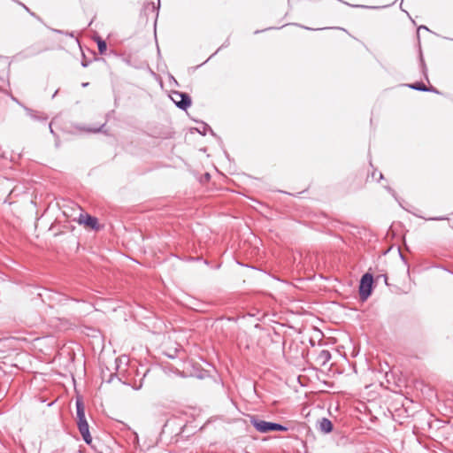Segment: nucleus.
<instances>
[{
    "mask_svg": "<svg viewBox=\"0 0 453 453\" xmlns=\"http://www.w3.org/2000/svg\"><path fill=\"white\" fill-rule=\"evenodd\" d=\"M77 425L79 431L86 443L90 444L92 437L89 433L88 424L85 417L84 404L81 399L76 400Z\"/></svg>",
    "mask_w": 453,
    "mask_h": 453,
    "instance_id": "1",
    "label": "nucleus"
},
{
    "mask_svg": "<svg viewBox=\"0 0 453 453\" xmlns=\"http://www.w3.org/2000/svg\"><path fill=\"white\" fill-rule=\"evenodd\" d=\"M251 425L260 433L265 434L271 431H287L288 428L280 424L260 420L251 418Z\"/></svg>",
    "mask_w": 453,
    "mask_h": 453,
    "instance_id": "2",
    "label": "nucleus"
},
{
    "mask_svg": "<svg viewBox=\"0 0 453 453\" xmlns=\"http://www.w3.org/2000/svg\"><path fill=\"white\" fill-rule=\"evenodd\" d=\"M170 98L182 111H187L192 104V98L186 92L173 90L170 95Z\"/></svg>",
    "mask_w": 453,
    "mask_h": 453,
    "instance_id": "3",
    "label": "nucleus"
},
{
    "mask_svg": "<svg viewBox=\"0 0 453 453\" xmlns=\"http://www.w3.org/2000/svg\"><path fill=\"white\" fill-rule=\"evenodd\" d=\"M372 280V275L370 273L362 276L359 285V295L362 300L367 299L371 295Z\"/></svg>",
    "mask_w": 453,
    "mask_h": 453,
    "instance_id": "4",
    "label": "nucleus"
},
{
    "mask_svg": "<svg viewBox=\"0 0 453 453\" xmlns=\"http://www.w3.org/2000/svg\"><path fill=\"white\" fill-rule=\"evenodd\" d=\"M106 122H107V120H105L104 123L96 125V126H87V125H83V124H76L74 126V127L76 130H78L80 132L88 133V134H97V133L107 134V129L105 128Z\"/></svg>",
    "mask_w": 453,
    "mask_h": 453,
    "instance_id": "5",
    "label": "nucleus"
},
{
    "mask_svg": "<svg viewBox=\"0 0 453 453\" xmlns=\"http://www.w3.org/2000/svg\"><path fill=\"white\" fill-rule=\"evenodd\" d=\"M395 3H399L400 4V9L402 12H405L407 14V16L411 19V21L414 23V20L411 19V15L409 14V12L407 11H405L403 8V0H395L394 3L390 4H386V5H383V6H371V5H365V4H349L350 7H353V8H362V9H373V10H379V9H382V8H387V7H389L391 5H393Z\"/></svg>",
    "mask_w": 453,
    "mask_h": 453,
    "instance_id": "6",
    "label": "nucleus"
},
{
    "mask_svg": "<svg viewBox=\"0 0 453 453\" xmlns=\"http://www.w3.org/2000/svg\"><path fill=\"white\" fill-rule=\"evenodd\" d=\"M42 51V50H37L34 46H31V47H28V48L19 51V53H17L14 56V58L19 60H22L25 58L35 57V56L38 55L39 53H41Z\"/></svg>",
    "mask_w": 453,
    "mask_h": 453,
    "instance_id": "7",
    "label": "nucleus"
},
{
    "mask_svg": "<svg viewBox=\"0 0 453 453\" xmlns=\"http://www.w3.org/2000/svg\"><path fill=\"white\" fill-rule=\"evenodd\" d=\"M79 223L84 224L85 226L92 229H98L97 219L88 214H80Z\"/></svg>",
    "mask_w": 453,
    "mask_h": 453,
    "instance_id": "8",
    "label": "nucleus"
},
{
    "mask_svg": "<svg viewBox=\"0 0 453 453\" xmlns=\"http://www.w3.org/2000/svg\"><path fill=\"white\" fill-rule=\"evenodd\" d=\"M202 129L198 127H191L189 129L191 134H194L195 132L199 133L202 136H204L207 132H210V134L217 140H220V138L216 134V133L211 129V127L205 122L201 121Z\"/></svg>",
    "mask_w": 453,
    "mask_h": 453,
    "instance_id": "9",
    "label": "nucleus"
},
{
    "mask_svg": "<svg viewBox=\"0 0 453 453\" xmlns=\"http://www.w3.org/2000/svg\"><path fill=\"white\" fill-rule=\"evenodd\" d=\"M27 114L34 120L39 122H46L48 119V116L41 111H34L27 106H23Z\"/></svg>",
    "mask_w": 453,
    "mask_h": 453,
    "instance_id": "10",
    "label": "nucleus"
},
{
    "mask_svg": "<svg viewBox=\"0 0 453 453\" xmlns=\"http://www.w3.org/2000/svg\"><path fill=\"white\" fill-rule=\"evenodd\" d=\"M418 62H419V69H420V72H421L423 77L427 81H429L428 70H427V66L426 65L425 58H424L421 49H419V52H418Z\"/></svg>",
    "mask_w": 453,
    "mask_h": 453,
    "instance_id": "11",
    "label": "nucleus"
},
{
    "mask_svg": "<svg viewBox=\"0 0 453 453\" xmlns=\"http://www.w3.org/2000/svg\"><path fill=\"white\" fill-rule=\"evenodd\" d=\"M319 428L321 432L328 434L333 430V424L328 418H323L319 422Z\"/></svg>",
    "mask_w": 453,
    "mask_h": 453,
    "instance_id": "12",
    "label": "nucleus"
},
{
    "mask_svg": "<svg viewBox=\"0 0 453 453\" xmlns=\"http://www.w3.org/2000/svg\"><path fill=\"white\" fill-rule=\"evenodd\" d=\"M401 86H404V87H407L409 88H411V89H414V90H418V91H421V92H426L427 90V87L422 81H415V82H412V83H405V84H402Z\"/></svg>",
    "mask_w": 453,
    "mask_h": 453,
    "instance_id": "13",
    "label": "nucleus"
},
{
    "mask_svg": "<svg viewBox=\"0 0 453 453\" xmlns=\"http://www.w3.org/2000/svg\"><path fill=\"white\" fill-rule=\"evenodd\" d=\"M150 9L152 12H156V17L157 18L159 9H160V0H157V4H155L153 2L144 4V5H143L144 12L146 13V12Z\"/></svg>",
    "mask_w": 453,
    "mask_h": 453,
    "instance_id": "14",
    "label": "nucleus"
},
{
    "mask_svg": "<svg viewBox=\"0 0 453 453\" xmlns=\"http://www.w3.org/2000/svg\"><path fill=\"white\" fill-rule=\"evenodd\" d=\"M96 42L97 44V49H98V51L101 55H104L106 53L107 51V43L106 42L101 38V37H97L96 40Z\"/></svg>",
    "mask_w": 453,
    "mask_h": 453,
    "instance_id": "15",
    "label": "nucleus"
},
{
    "mask_svg": "<svg viewBox=\"0 0 453 453\" xmlns=\"http://www.w3.org/2000/svg\"><path fill=\"white\" fill-rule=\"evenodd\" d=\"M230 44V42H229V38H227L223 43L222 45L213 53L211 54L203 64H205L207 63L210 59H211L219 50H221L222 49H225V48H227Z\"/></svg>",
    "mask_w": 453,
    "mask_h": 453,
    "instance_id": "16",
    "label": "nucleus"
},
{
    "mask_svg": "<svg viewBox=\"0 0 453 453\" xmlns=\"http://www.w3.org/2000/svg\"><path fill=\"white\" fill-rule=\"evenodd\" d=\"M91 63V60H88L87 59L86 56H85V53L82 52V60H81V66L82 67H88L89 65V64Z\"/></svg>",
    "mask_w": 453,
    "mask_h": 453,
    "instance_id": "17",
    "label": "nucleus"
},
{
    "mask_svg": "<svg viewBox=\"0 0 453 453\" xmlns=\"http://www.w3.org/2000/svg\"><path fill=\"white\" fill-rule=\"evenodd\" d=\"M372 178L377 181H380L383 178V175L381 173L373 172L372 173Z\"/></svg>",
    "mask_w": 453,
    "mask_h": 453,
    "instance_id": "18",
    "label": "nucleus"
},
{
    "mask_svg": "<svg viewBox=\"0 0 453 453\" xmlns=\"http://www.w3.org/2000/svg\"><path fill=\"white\" fill-rule=\"evenodd\" d=\"M54 31L58 34H62V35H65L70 37H74V32H73V31L72 32H68V31L64 32L63 30H58V29H55Z\"/></svg>",
    "mask_w": 453,
    "mask_h": 453,
    "instance_id": "19",
    "label": "nucleus"
},
{
    "mask_svg": "<svg viewBox=\"0 0 453 453\" xmlns=\"http://www.w3.org/2000/svg\"><path fill=\"white\" fill-rule=\"evenodd\" d=\"M426 92H431V93H434V94H437V95H441V92L440 90H438L434 86L427 87V90Z\"/></svg>",
    "mask_w": 453,
    "mask_h": 453,
    "instance_id": "20",
    "label": "nucleus"
},
{
    "mask_svg": "<svg viewBox=\"0 0 453 453\" xmlns=\"http://www.w3.org/2000/svg\"><path fill=\"white\" fill-rule=\"evenodd\" d=\"M290 25H294V26H296V27H302L303 29H306V30H314L313 28L311 27H305V26H303L301 24H298V23H291ZM321 28H318L317 30H320Z\"/></svg>",
    "mask_w": 453,
    "mask_h": 453,
    "instance_id": "21",
    "label": "nucleus"
},
{
    "mask_svg": "<svg viewBox=\"0 0 453 453\" xmlns=\"http://www.w3.org/2000/svg\"><path fill=\"white\" fill-rule=\"evenodd\" d=\"M28 14H29L31 17H33V18H35V19H37L38 21L42 22V19H41V17H40V16H38L35 12H34L30 11V12H28Z\"/></svg>",
    "mask_w": 453,
    "mask_h": 453,
    "instance_id": "22",
    "label": "nucleus"
},
{
    "mask_svg": "<svg viewBox=\"0 0 453 453\" xmlns=\"http://www.w3.org/2000/svg\"><path fill=\"white\" fill-rule=\"evenodd\" d=\"M7 96H10V97H11V99H12L13 102L17 103L18 104L21 105L22 107L24 106V105H23V104L19 101V99H18L17 97H15L12 93H10V92H9V95H7Z\"/></svg>",
    "mask_w": 453,
    "mask_h": 453,
    "instance_id": "23",
    "label": "nucleus"
},
{
    "mask_svg": "<svg viewBox=\"0 0 453 453\" xmlns=\"http://www.w3.org/2000/svg\"><path fill=\"white\" fill-rule=\"evenodd\" d=\"M280 27H267V28H265V29H262V30H256L254 32L255 35H257V34H260L262 32H265V31H267V30H271V29H279Z\"/></svg>",
    "mask_w": 453,
    "mask_h": 453,
    "instance_id": "24",
    "label": "nucleus"
},
{
    "mask_svg": "<svg viewBox=\"0 0 453 453\" xmlns=\"http://www.w3.org/2000/svg\"><path fill=\"white\" fill-rule=\"evenodd\" d=\"M420 30H426V31H429V28L426 26V25H420L418 27V32L420 31Z\"/></svg>",
    "mask_w": 453,
    "mask_h": 453,
    "instance_id": "25",
    "label": "nucleus"
},
{
    "mask_svg": "<svg viewBox=\"0 0 453 453\" xmlns=\"http://www.w3.org/2000/svg\"><path fill=\"white\" fill-rule=\"evenodd\" d=\"M321 355L324 356V357L326 359L330 357V354L328 351L324 350V351H322Z\"/></svg>",
    "mask_w": 453,
    "mask_h": 453,
    "instance_id": "26",
    "label": "nucleus"
},
{
    "mask_svg": "<svg viewBox=\"0 0 453 453\" xmlns=\"http://www.w3.org/2000/svg\"><path fill=\"white\" fill-rule=\"evenodd\" d=\"M0 92H1V93H4V94H5V95H9V92H8L6 89H4V88H1V87H0Z\"/></svg>",
    "mask_w": 453,
    "mask_h": 453,
    "instance_id": "27",
    "label": "nucleus"
},
{
    "mask_svg": "<svg viewBox=\"0 0 453 453\" xmlns=\"http://www.w3.org/2000/svg\"><path fill=\"white\" fill-rule=\"evenodd\" d=\"M27 13L31 11L29 7H27L26 4L22 7Z\"/></svg>",
    "mask_w": 453,
    "mask_h": 453,
    "instance_id": "28",
    "label": "nucleus"
},
{
    "mask_svg": "<svg viewBox=\"0 0 453 453\" xmlns=\"http://www.w3.org/2000/svg\"><path fill=\"white\" fill-rule=\"evenodd\" d=\"M88 85H89V82H88V81L81 83L82 88H87V87H88Z\"/></svg>",
    "mask_w": 453,
    "mask_h": 453,
    "instance_id": "29",
    "label": "nucleus"
},
{
    "mask_svg": "<svg viewBox=\"0 0 453 453\" xmlns=\"http://www.w3.org/2000/svg\"><path fill=\"white\" fill-rule=\"evenodd\" d=\"M58 89H57V90L54 92V94L52 95V98H55V96L58 95Z\"/></svg>",
    "mask_w": 453,
    "mask_h": 453,
    "instance_id": "30",
    "label": "nucleus"
},
{
    "mask_svg": "<svg viewBox=\"0 0 453 453\" xmlns=\"http://www.w3.org/2000/svg\"><path fill=\"white\" fill-rule=\"evenodd\" d=\"M444 39L453 41V38H450V37H444Z\"/></svg>",
    "mask_w": 453,
    "mask_h": 453,
    "instance_id": "31",
    "label": "nucleus"
},
{
    "mask_svg": "<svg viewBox=\"0 0 453 453\" xmlns=\"http://www.w3.org/2000/svg\"><path fill=\"white\" fill-rule=\"evenodd\" d=\"M125 62L129 65L130 64V61L128 59H125Z\"/></svg>",
    "mask_w": 453,
    "mask_h": 453,
    "instance_id": "32",
    "label": "nucleus"
},
{
    "mask_svg": "<svg viewBox=\"0 0 453 453\" xmlns=\"http://www.w3.org/2000/svg\"><path fill=\"white\" fill-rule=\"evenodd\" d=\"M4 57L0 55V58H3Z\"/></svg>",
    "mask_w": 453,
    "mask_h": 453,
    "instance_id": "33",
    "label": "nucleus"
}]
</instances>
